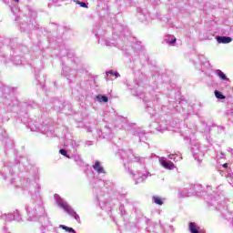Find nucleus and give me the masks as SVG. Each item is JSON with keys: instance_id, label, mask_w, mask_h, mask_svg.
<instances>
[{"instance_id": "obj_12", "label": "nucleus", "mask_w": 233, "mask_h": 233, "mask_svg": "<svg viewBox=\"0 0 233 233\" xmlns=\"http://www.w3.org/2000/svg\"><path fill=\"white\" fill-rule=\"evenodd\" d=\"M59 154H61L62 156H65V157H70V156L68 155V153H66V150L65 149H60Z\"/></svg>"}, {"instance_id": "obj_15", "label": "nucleus", "mask_w": 233, "mask_h": 233, "mask_svg": "<svg viewBox=\"0 0 233 233\" xmlns=\"http://www.w3.org/2000/svg\"><path fill=\"white\" fill-rule=\"evenodd\" d=\"M15 1V3H19V0H14Z\"/></svg>"}, {"instance_id": "obj_11", "label": "nucleus", "mask_w": 233, "mask_h": 233, "mask_svg": "<svg viewBox=\"0 0 233 233\" xmlns=\"http://www.w3.org/2000/svg\"><path fill=\"white\" fill-rule=\"evenodd\" d=\"M76 5H79L80 6H82V8H87L88 5H86V3L85 2H80L79 0L76 1Z\"/></svg>"}, {"instance_id": "obj_1", "label": "nucleus", "mask_w": 233, "mask_h": 233, "mask_svg": "<svg viewBox=\"0 0 233 233\" xmlns=\"http://www.w3.org/2000/svg\"><path fill=\"white\" fill-rule=\"evenodd\" d=\"M217 41L222 45H228V43H232V37L230 36H217Z\"/></svg>"}, {"instance_id": "obj_14", "label": "nucleus", "mask_w": 233, "mask_h": 233, "mask_svg": "<svg viewBox=\"0 0 233 233\" xmlns=\"http://www.w3.org/2000/svg\"><path fill=\"white\" fill-rule=\"evenodd\" d=\"M222 167H223V168H228V164H227V163H226V164H223Z\"/></svg>"}, {"instance_id": "obj_6", "label": "nucleus", "mask_w": 233, "mask_h": 233, "mask_svg": "<svg viewBox=\"0 0 233 233\" xmlns=\"http://www.w3.org/2000/svg\"><path fill=\"white\" fill-rule=\"evenodd\" d=\"M217 76H218V77H220V79H222L223 81H228V78L227 77V76H225V73H223V71L219 69L217 70Z\"/></svg>"}, {"instance_id": "obj_5", "label": "nucleus", "mask_w": 233, "mask_h": 233, "mask_svg": "<svg viewBox=\"0 0 233 233\" xmlns=\"http://www.w3.org/2000/svg\"><path fill=\"white\" fill-rule=\"evenodd\" d=\"M96 99L99 103H108V96H106L98 95L96 96Z\"/></svg>"}, {"instance_id": "obj_3", "label": "nucleus", "mask_w": 233, "mask_h": 233, "mask_svg": "<svg viewBox=\"0 0 233 233\" xmlns=\"http://www.w3.org/2000/svg\"><path fill=\"white\" fill-rule=\"evenodd\" d=\"M161 165L167 170H174V163L172 161L167 162L166 160H161Z\"/></svg>"}, {"instance_id": "obj_8", "label": "nucleus", "mask_w": 233, "mask_h": 233, "mask_svg": "<svg viewBox=\"0 0 233 233\" xmlns=\"http://www.w3.org/2000/svg\"><path fill=\"white\" fill-rule=\"evenodd\" d=\"M153 201L156 203V205H163V199L159 197H153L152 198Z\"/></svg>"}, {"instance_id": "obj_4", "label": "nucleus", "mask_w": 233, "mask_h": 233, "mask_svg": "<svg viewBox=\"0 0 233 233\" xmlns=\"http://www.w3.org/2000/svg\"><path fill=\"white\" fill-rule=\"evenodd\" d=\"M188 228L191 233H201V231H199V228H198V225H196L195 222H190Z\"/></svg>"}, {"instance_id": "obj_9", "label": "nucleus", "mask_w": 233, "mask_h": 233, "mask_svg": "<svg viewBox=\"0 0 233 233\" xmlns=\"http://www.w3.org/2000/svg\"><path fill=\"white\" fill-rule=\"evenodd\" d=\"M215 96L218 99H225V96H223V94H221V92L218 90L215 91Z\"/></svg>"}, {"instance_id": "obj_13", "label": "nucleus", "mask_w": 233, "mask_h": 233, "mask_svg": "<svg viewBox=\"0 0 233 233\" xmlns=\"http://www.w3.org/2000/svg\"><path fill=\"white\" fill-rule=\"evenodd\" d=\"M177 39L173 38L170 40L169 45H174V43H176Z\"/></svg>"}, {"instance_id": "obj_16", "label": "nucleus", "mask_w": 233, "mask_h": 233, "mask_svg": "<svg viewBox=\"0 0 233 233\" xmlns=\"http://www.w3.org/2000/svg\"><path fill=\"white\" fill-rule=\"evenodd\" d=\"M109 74H113L112 71H110Z\"/></svg>"}, {"instance_id": "obj_10", "label": "nucleus", "mask_w": 233, "mask_h": 233, "mask_svg": "<svg viewBox=\"0 0 233 233\" xmlns=\"http://www.w3.org/2000/svg\"><path fill=\"white\" fill-rule=\"evenodd\" d=\"M61 228H63L64 230H66L67 232H74L76 233V230H74V228H68L66 226H64V225H60Z\"/></svg>"}, {"instance_id": "obj_7", "label": "nucleus", "mask_w": 233, "mask_h": 233, "mask_svg": "<svg viewBox=\"0 0 233 233\" xmlns=\"http://www.w3.org/2000/svg\"><path fill=\"white\" fill-rule=\"evenodd\" d=\"M59 207H61V208H64L66 210V212H70L71 208L68 206V204L66 202H62L59 204Z\"/></svg>"}, {"instance_id": "obj_2", "label": "nucleus", "mask_w": 233, "mask_h": 233, "mask_svg": "<svg viewBox=\"0 0 233 233\" xmlns=\"http://www.w3.org/2000/svg\"><path fill=\"white\" fill-rule=\"evenodd\" d=\"M94 170L97 172V174H106L105 168L101 167V162L96 161L95 165L93 166Z\"/></svg>"}]
</instances>
